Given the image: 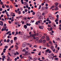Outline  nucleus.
<instances>
[{"label":"nucleus","instance_id":"51","mask_svg":"<svg viewBox=\"0 0 61 61\" xmlns=\"http://www.w3.org/2000/svg\"><path fill=\"white\" fill-rule=\"evenodd\" d=\"M12 34L13 35H14L15 34V32L14 31H13L12 32Z\"/></svg>","mask_w":61,"mask_h":61},{"label":"nucleus","instance_id":"62","mask_svg":"<svg viewBox=\"0 0 61 61\" xmlns=\"http://www.w3.org/2000/svg\"><path fill=\"white\" fill-rule=\"evenodd\" d=\"M16 35H18V31H16Z\"/></svg>","mask_w":61,"mask_h":61},{"label":"nucleus","instance_id":"64","mask_svg":"<svg viewBox=\"0 0 61 61\" xmlns=\"http://www.w3.org/2000/svg\"><path fill=\"white\" fill-rule=\"evenodd\" d=\"M59 7L60 8H61V5H59Z\"/></svg>","mask_w":61,"mask_h":61},{"label":"nucleus","instance_id":"7","mask_svg":"<svg viewBox=\"0 0 61 61\" xmlns=\"http://www.w3.org/2000/svg\"><path fill=\"white\" fill-rule=\"evenodd\" d=\"M55 7L56 8L55 9V10H58V6H55Z\"/></svg>","mask_w":61,"mask_h":61},{"label":"nucleus","instance_id":"1","mask_svg":"<svg viewBox=\"0 0 61 61\" xmlns=\"http://www.w3.org/2000/svg\"><path fill=\"white\" fill-rule=\"evenodd\" d=\"M37 15L38 17L40 18L41 16V14L40 12H37Z\"/></svg>","mask_w":61,"mask_h":61},{"label":"nucleus","instance_id":"39","mask_svg":"<svg viewBox=\"0 0 61 61\" xmlns=\"http://www.w3.org/2000/svg\"><path fill=\"white\" fill-rule=\"evenodd\" d=\"M50 55L51 56H53L55 55L53 53H52Z\"/></svg>","mask_w":61,"mask_h":61},{"label":"nucleus","instance_id":"49","mask_svg":"<svg viewBox=\"0 0 61 61\" xmlns=\"http://www.w3.org/2000/svg\"><path fill=\"white\" fill-rule=\"evenodd\" d=\"M24 5H25L27 4V3L26 2H24Z\"/></svg>","mask_w":61,"mask_h":61},{"label":"nucleus","instance_id":"14","mask_svg":"<svg viewBox=\"0 0 61 61\" xmlns=\"http://www.w3.org/2000/svg\"><path fill=\"white\" fill-rule=\"evenodd\" d=\"M19 23L18 22H15V25H19Z\"/></svg>","mask_w":61,"mask_h":61},{"label":"nucleus","instance_id":"9","mask_svg":"<svg viewBox=\"0 0 61 61\" xmlns=\"http://www.w3.org/2000/svg\"><path fill=\"white\" fill-rule=\"evenodd\" d=\"M50 19L51 20H55V18L52 16L51 17V18H50Z\"/></svg>","mask_w":61,"mask_h":61},{"label":"nucleus","instance_id":"36","mask_svg":"<svg viewBox=\"0 0 61 61\" xmlns=\"http://www.w3.org/2000/svg\"><path fill=\"white\" fill-rule=\"evenodd\" d=\"M35 25H38V22L37 21L35 23Z\"/></svg>","mask_w":61,"mask_h":61},{"label":"nucleus","instance_id":"59","mask_svg":"<svg viewBox=\"0 0 61 61\" xmlns=\"http://www.w3.org/2000/svg\"><path fill=\"white\" fill-rule=\"evenodd\" d=\"M19 18H22V17H23V16H19Z\"/></svg>","mask_w":61,"mask_h":61},{"label":"nucleus","instance_id":"58","mask_svg":"<svg viewBox=\"0 0 61 61\" xmlns=\"http://www.w3.org/2000/svg\"><path fill=\"white\" fill-rule=\"evenodd\" d=\"M51 23H52V22H51V21H50H50H49V24H51Z\"/></svg>","mask_w":61,"mask_h":61},{"label":"nucleus","instance_id":"30","mask_svg":"<svg viewBox=\"0 0 61 61\" xmlns=\"http://www.w3.org/2000/svg\"><path fill=\"white\" fill-rule=\"evenodd\" d=\"M41 5H39V7L38 8V9L39 10L40 9H41Z\"/></svg>","mask_w":61,"mask_h":61},{"label":"nucleus","instance_id":"22","mask_svg":"<svg viewBox=\"0 0 61 61\" xmlns=\"http://www.w3.org/2000/svg\"><path fill=\"white\" fill-rule=\"evenodd\" d=\"M49 44H51V45H53V43H52V42L51 41H50L49 42Z\"/></svg>","mask_w":61,"mask_h":61},{"label":"nucleus","instance_id":"42","mask_svg":"<svg viewBox=\"0 0 61 61\" xmlns=\"http://www.w3.org/2000/svg\"><path fill=\"white\" fill-rule=\"evenodd\" d=\"M49 51H50V50H49V49H47L46 50V52H47Z\"/></svg>","mask_w":61,"mask_h":61},{"label":"nucleus","instance_id":"52","mask_svg":"<svg viewBox=\"0 0 61 61\" xmlns=\"http://www.w3.org/2000/svg\"><path fill=\"white\" fill-rule=\"evenodd\" d=\"M8 54L10 56H11V54L10 53H8Z\"/></svg>","mask_w":61,"mask_h":61},{"label":"nucleus","instance_id":"29","mask_svg":"<svg viewBox=\"0 0 61 61\" xmlns=\"http://www.w3.org/2000/svg\"><path fill=\"white\" fill-rule=\"evenodd\" d=\"M9 33H11V31H9L8 32H7L6 34L7 35H8V34H9Z\"/></svg>","mask_w":61,"mask_h":61},{"label":"nucleus","instance_id":"33","mask_svg":"<svg viewBox=\"0 0 61 61\" xmlns=\"http://www.w3.org/2000/svg\"><path fill=\"white\" fill-rule=\"evenodd\" d=\"M21 2L22 4H24V2L23 1V0H21Z\"/></svg>","mask_w":61,"mask_h":61},{"label":"nucleus","instance_id":"37","mask_svg":"<svg viewBox=\"0 0 61 61\" xmlns=\"http://www.w3.org/2000/svg\"><path fill=\"white\" fill-rule=\"evenodd\" d=\"M1 31H5V29H4V28H3L2 29Z\"/></svg>","mask_w":61,"mask_h":61},{"label":"nucleus","instance_id":"35","mask_svg":"<svg viewBox=\"0 0 61 61\" xmlns=\"http://www.w3.org/2000/svg\"><path fill=\"white\" fill-rule=\"evenodd\" d=\"M18 14L19 15H20L21 14V11H19L18 12Z\"/></svg>","mask_w":61,"mask_h":61},{"label":"nucleus","instance_id":"56","mask_svg":"<svg viewBox=\"0 0 61 61\" xmlns=\"http://www.w3.org/2000/svg\"><path fill=\"white\" fill-rule=\"evenodd\" d=\"M41 59H43V60H44L45 59V57H42Z\"/></svg>","mask_w":61,"mask_h":61},{"label":"nucleus","instance_id":"26","mask_svg":"<svg viewBox=\"0 0 61 61\" xmlns=\"http://www.w3.org/2000/svg\"><path fill=\"white\" fill-rule=\"evenodd\" d=\"M42 42L43 43H45L46 42V40H44Z\"/></svg>","mask_w":61,"mask_h":61},{"label":"nucleus","instance_id":"43","mask_svg":"<svg viewBox=\"0 0 61 61\" xmlns=\"http://www.w3.org/2000/svg\"><path fill=\"white\" fill-rule=\"evenodd\" d=\"M14 47V45L11 46L10 47V48H13Z\"/></svg>","mask_w":61,"mask_h":61},{"label":"nucleus","instance_id":"45","mask_svg":"<svg viewBox=\"0 0 61 61\" xmlns=\"http://www.w3.org/2000/svg\"><path fill=\"white\" fill-rule=\"evenodd\" d=\"M57 44H56L55 46V48H56V49H57Z\"/></svg>","mask_w":61,"mask_h":61},{"label":"nucleus","instance_id":"21","mask_svg":"<svg viewBox=\"0 0 61 61\" xmlns=\"http://www.w3.org/2000/svg\"><path fill=\"white\" fill-rule=\"evenodd\" d=\"M26 25H27V26H30L31 25V24H29L28 23H27L26 24Z\"/></svg>","mask_w":61,"mask_h":61},{"label":"nucleus","instance_id":"32","mask_svg":"<svg viewBox=\"0 0 61 61\" xmlns=\"http://www.w3.org/2000/svg\"><path fill=\"white\" fill-rule=\"evenodd\" d=\"M36 40L37 41L38 40V39H39V38L37 37L36 38Z\"/></svg>","mask_w":61,"mask_h":61},{"label":"nucleus","instance_id":"12","mask_svg":"<svg viewBox=\"0 0 61 61\" xmlns=\"http://www.w3.org/2000/svg\"><path fill=\"white\" fill-rule=\"evenodd\" d=\"M39 28L40 29H43V28H44V26H39Z\"/></svg>","mask_w":61,"mask_h":61},{"label":"nucleus","instance_id":"34","mask_svg":"<svg viewBox=\"0 0 61 61\" xmlns=\"http://www.w3.org/2000/svg\"><path fill=\"white\" fill-rule=\"evenodd\" d=\"M45 38V36H43L41 37V39H44Z\"/></svg>","mask_w":61,"mask_h":61},{"label":"nucleus","instance_id":"3","mask_svg":"<svg viewBox=\"0 0 61 61\" xmlns=\"http://www.w3.org/2000/svg\"><path fill=\"white\" fill-rule=\"evenodd\" d=\"M28 52H29V51H26L25 53V54L26 56H27V55H30V54H31V53H28Z\"/></svg>","mask_w":61,"mask_h":61},{"label":"nucleus","instance_id":"27","mask_svg":"<svg viewBox=\"0 0 61 61\" xmlns=\"http://www.w3.org/2000/svg\"><path fill=\"white\" fill-rule=\"evenodd\" d=\"M25 12H27L28 11V9H25Z\"/></svg>","mask_w":61,"mask_h":61},{"label":"nucleus","instance_id":"6","mask_svg":"<svg viewBox=\"0 0 61 61\" xmlns=\"http://www.w3.org/2000/svg\"><path fill=\"white\" fill-rule=\"evenodd\" d=\"M49 58H50L51 59H52V60H54V58L52 56H51V55H50L49 56Z\"/></svg>","mask_w":61,"mask_h":61},{"label":"nucleus","instance_id":"18","mask_svg":"<svg viewBox=\"0 0 61 61\" xmlns=\"http://www.w3.org/2000/svg\"><path fill=\"white\" fill-rule=\"evenodd\" d=\"M3 27H4L3 28H4V30L5 31V30H6V29L7 28V27L6 26H3Z\"/></svg>","mask_w":61,"mask_h":61},{"label":"nucleus","instance_id":"23","mask_svg":"<svg viewBox=\"0 0 61 61\" xmlns=\"http://www.w3.org/2000/svg\"><path fill=\"white\" fill-rule=\"evenodd\" d=\"M49 18H47L46 20V21L47 22H49V21H50V20H49Z\"/></svg>","mask_w":61,"mask_h":61},{"label":"nucleus","instance_id":"4","mask_svg":"<svg viewBox=\"0 0 61 61\" xmlns=\"http://www.w3.org/2000/svg\"><path fill=\"white\" fill-rule=\"evenodd\" d=\"M29 36H27L26 35H25L24 36V38L25 39H28L29 38Z\"/></svg>","mask_w":61,"mask_h":61},{"label":"nucleus","instance_id":"41","mask_svg":"<svg viewBox=\"0 0 61 61\" xmlns=\"http://www.w3.org/2000/svg\"><path fill=\"white\" fill-rule=\"evenodd\" d=\"M10 42L11 43V44H13V41L12 40H11L10 41Z\"/></svg>","mask_w":61,"mask_h":61},{"label":"nucleus","instance_id":"28","mask_svg":"<svg viewBox=\"0 0 61 61\" xmlns=\"http://www.w3.org/2000/svg\"><path fill=\"white\" fill-rule=\"evenodd\" d=\"M22 52H26V50L25 49H23L22 51Z\"/></svg>","mask_w":61,"mask_h":61},{"label":"nucleus","instance_id":"47","mask_svg":"<svg viewBox=\"0 0 61 61\" xmlns=\"http://www.w3.org/2000/svg\"><path fill=\"white\" fill-rule=\"evenodd\" d=\"M34 46V47H35V48H36V47H37V46H36V45Z\"/></svg>","mask_w":61,"mask_h":61},{"label":"nucleus","instance_id":"10","mask_svg":"<svg viewBox=\"0 0 61 61\" xmlns=\"http://www.w3.org/2000/svg\"><path fill=\"white\" fill-rule=\"evenodd\" d=\"M46 37H47L46 40L47 41H49L50 40V39L49 38V36H46Z\"/></svg>","mask_w":61,"mask_h":61},{"label":"nucleus","instance_id":"50","mask_svg":"<svg viewBox=\"0 0 61 61\" xmlns=\"http://www.w3.org/2000/svg\"><path fill=\"white\" fill-rule=\"evenodd\" d=\"M47 47H49V44L48 43H47Z\"/></svg>","mask_w":61,"mask_h":61},{"label":"nucleus","instance_id":"55","mask_svg":"<svg viewBox=\"0 0 61 61\" xmlns=\"http://www.w3.org/2000/svg\"><path fill=\"white\" fill-rule=\"evenodd\" d=\"M32 15H35V12H33L32 13Z\"/></svg>","mask_w":61,"mask_h":61},{"label":"nucleus","instance_id":"44","mask_svg":"<svg viewBox=\"0 0 61 61\" xmlns=\"http://www.w3.org/2000/svg\"><path fill=\"white\" fill-rule=\"evenodd\" d=\"M29 59H31V60H32V59H33V58L30 57H29Z\"/></svg>","mask_w":61,"mask_h":61},{"label":"nucleus","instance_id":"57","mask_svg":"<svg viewBox=\"0 0 61 61\" xmlns=\"http://www.w3.org/2000/svg\"><path fill=\"white\" fill-rule=\"evenodd\" d=\"M57 56H56H56H53V58H54L55 57H56Z\"/></svg>","mask_w":61,"mask_h":61},{"label":"nucleus","instance_id":"53","mask_svg":"<svg viewBox=\"0 0 61 61\" xmlns=\"http://www.w3.org/2000/svg\"><path fill=\"white\" fill-rule=\"evenodd\" d=\"M3 58H5V56L4 55H3L2 56Z\"/></svg>","mask_w":61,"mask_h":61},{"label":"nucleus","instance_id":"60","mask_svg":"<svg viewBox=\"0 0 61 61\" xmlns=\"http://www.w3.org/2000/svg\"><path fill=\"white\" fill-rule=\"evenodd\" d=\"M3 10V9L2 8H0V11H2Z\"/></svg>","mask_w":61,"mask_h":61},{"label":"nucleus","instance_id":"20","mask_svg":"<svg viewBox=\"0 0 61 61\" xmlns=\"http://www.w3.org/2000/svg\"><path fill=\"white\" fill-rule=\"evenodd\" d=\"M9 42H10V39H7L6 41V42L7 43H9Z\"/></svg>","mask_w":61,"mask_h":61},{"label":"nucleus","instance_id":"31","mask_svg":"<svg viewBox=\"0 0 61 61\" xmlns=\"http://www.w3.org/2000/svg\"><path fill=\"white\" fill-rule=\"evenodd\" d=\"M24 34V32L22 31L20 33V35H22Z\"/></svg>","mask_w":61,"mask_h":61},{"label":"nucleus","instance_id":"2","mask_svg":"<svg viewBox=\"0 0 61 61\" xmlns=\"http://www.w3.org/2000/svg\"><path fill=\"white\" fill-rule=\"evenodd\" d=\"M8 47V46H5V48H4L3 49V53H5V51L6 50V49H7V48Z\"/></svg>","mask_w":61,"mask_h":61},{"label":"nucleus","instance_id":"61","mask_svg":"<svg viewBox=\"0 0 61 61\" xmlns=\"http://www.w3.org/2000/svg\"><path fill=\"white\" fill-rule=\"evenodd\" d=\"M5 30L6 32H7L8 31V29H6Z\"/></svg>","mask_w":61,"mask_h":61},{"label":"nucleus","instance_id":"63","mask_svg":"<svg viewBox=\"0 0 61 61\" xmlns=\"http://www.w3.org/2000/svg\"><path fill=\"white\" fill-rule=\"evenodd\" d=\"M33 51H34V52H35V51H36V49H34L33 50Z\"/></svg>","mask_w":61,"mask_h":61},{"label":"nucleus","instance_id":"38","mask_svg":"<svg viewBox=\"0 0 61 61\" xmlns=\"http://www.w3.org/2000/svg\"><path fill=\"white\" fill-rule=\"evenodd\" d=\"M54 59V60H58V58H56Z\"/></svg>","mask_w":61,"mask_h":61},{"label":"nucleus","instance_id":"8","mask_svg":"<svg viewBox=\"0 0 61 61\" xmlns=\"http://www.w3.org/2000/svg\"><path fill=\"white\" fill-rule=\"evenodd\" d=\"M38 43H41L42 42V39H40L39 41H37Z\"/></svg>","mask_w":61,"mask_h":61},{"label":"nucleus","instance_id":"11","mask_svg":"<svg viewBox=\"0 0 61 61\" xmlns=\"http://www.w3.org/2000/svg\"><path fill=\"white\" fill-rule=\"evenodd\" d=\"M24 27L25 29H27V25H25L24 26Z\"/></svg>","mask_w":61,"mask_h":61},{"label":"nucleus","instance_id":"48","mask_svg":"<svg viewBox=\"0 0 61 61\" xmlns=\"http://www.w3.org/2000/svg\"><path fill=\"white\" fill-rule=\"evenodd\" d=\"M50 34L51 35H53V34L51 32H50Z\"/></svg>","mask_w":61,"mask_h":61},{"label":"nucleus","instance_id":"5","mask_svg":"<svg viewBox=\"0 0 61 61\" xmlns=\"http://www.w3.org/2000/svg\"><path fill=\"white\" fill-rule=\"evenodd\" d=\"M26 43L24 42V43L22 45V47H24L25 46H26Z\"/></svg>","mask_w":61,"mask_h":61},{"label":"nucleus","instance_id":"54","mask_svg":"<svg viewBox=\"0 0 61 61\" xmlns=\"http://www.w3.org/2000/svg\"><path fill=\"white\" fill-rule=\"evenodd\" d=\"M54 7H55V6H52L51 7V9H53V8H54Z\"/></svg>","mask_w":61,"mask_h":61},{"label":"nucleus","instance_id":"16","mask_svg":"<svg viewBox=\"0 0 61 61\" xmlns=\"http://www.w3.org/2000/svg\"><path fill=\"white\" fill-rule=\"evenodd\" d=\"M51 50H53V49H54V47L53 46H52L51 47Z\"/></svg>","mask_w":61,"mask_h":61},{"label":"nucleus","instance_id":"17","mask_svg":"<svg viewBox=\"0 0 61 61\" xmlns=\"http://www.w3.org/2000/svg\"><path fill=\"white\" fill-rule=\"evenodd\" d=\"M17 39V37H14V40L15 41V40H16Z\"/></svg>","mask_w":61,"mask_h":61},{"label":"nucleus","instance_id":"15","mask_svg":"<svg viewBox=\"0 0 61 61\" xmlns=\"http://www.w3.org/2000/svg\"><path fill=\"white\" fill-rule=\"evenodd\" d=\"M36 33L33 35L32 34V37H35V36H36Z\"/></svg>","mask_w":61,"mask_h":61},{"label":"nucleus","instance_id":"24","mask_svg":"<svg viewBox=\"0 0 61 61\" xmlns=\"http://www.w3.org/2000/svg\"><path fill=\"white\" fill-rule=\"evenodd\" d=\"M58 21V18H57L56 20H55V22H57Z\"/></svg>","mask_w":61,"mask_h":61},{"label":"nucleus","instance_id":"19","mask_svg":"<svg viewBox=\"0 0 61 61\" xmlns=\"http://www.w3.org/2000/svg\"><path fill=\"white\" fill-rule=\"evenodd\" d=\"M0 22L1 23V26H3V22L2 21H0Z\"/></svg>","mask_w":61,"mask_h":61},{"label":"nucleus","instance_id":"46","mask_svg":"<svg viewBox=\"0 0 61 61\" xmlns=\"http://www.w3.org/2000/svg\"><path fill=\"white\" fill-rule=\"evenodd\" d=\"M39 24H41L40 20L37 21Z\"/></svg>","mask_w":61,"mask_h":61},{"label":"nucleus","instance_id":"25","mask_svg":"<svg viewBox=\"0 0 61 61\" xmlns=\"http://www.w3.org/2000/svg\"><path fill=\"white\" fill-rule=\"evenodd\" d=\"M6 14L8 16V17H9V15L8 14V12H6Z\"/></svg>","mask_w":61,"mask_h":61},{"label":"nucleus","instance_id":"13","mask_svg":"<svg viewBox=\"0 0 61 61\" xmlns=\"http://www.w3.org/2000/svg\"><path fill=\"white\" fill-rule=\"evenodd\" d=\"M58 4L59 3L58 2H56L55 3V5H56L55 6H58Z\"/></svg>","mask_w":61,"mask_h":61},{"label":"nucleus","instance_id":"40","mask_svg":"<svg viewBox=\"0 0 61 61\" xmlns=\"http://www.w3.org/2000/svg\"><path fill=\"white\" fill-rule=\"evenodd\" d=\"M15 15V13H11V14H10V15H11V16H12V15Z\"/></svg>","mask_w":61,"mask_h":61}]
</instances>
